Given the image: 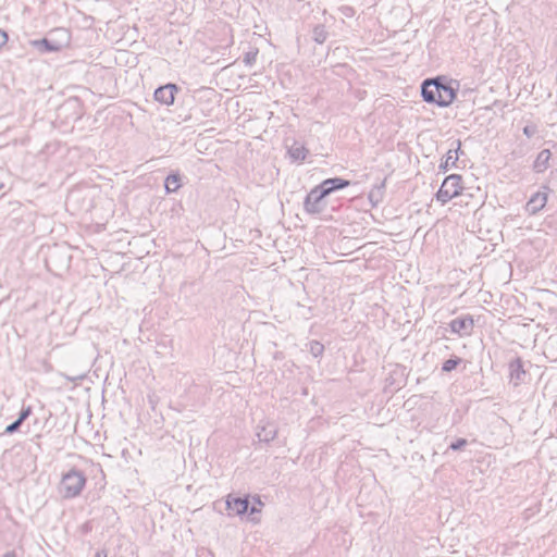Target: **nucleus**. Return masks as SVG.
I'll return each mask as SVG.
<instances>
[{"instance_id":"nucleus-19","label":"nucleus","mask_w":557,"mask_h":557,"mask_svg":"<svg viewBox=\"0 0 557 557\" xmlns=\"http://www.w3.org/2000/svg\"><path fill=\"white\" fill-rule=\"evenodd\" d=\"M461 361H462L461 358H459L457 356H453L449 359H447L446 361H444V363L442 366V371L443 372H451L453 370H455L457 368V366Z\"/></svg>"},{"instance_id":"nucleus-10","label":"nucleus","mask_w":557,"mask_h":557,"mask_svg":"<svg viewBox=\"0 0 557 557\" xmlns=\"http://www.w3.org/2000/svg\"><path fill=\"white\" fill-rule=\"evenodd\" d=\"M277 435V429L274 423L261 421L257 426V437L260 442L270 443Z\"/></svg>"},{"instance_id":"nucleus-7","label":"nucleus","mask_w":557,"mask_h":557,"mask_svg":"<svg viewBox=\"0 0 557 557\" xmlns=\"http://www.w3.org/2000/svg\"><path fill=\"white\" fill-rule=\"evenodd\" d=\"M226 509L230 516H243L248 512L249 498L246 497H232L226 499Z\"/></svg>"},{"instance_id":"nucleus-17","label":"nucleus","mask_w":557,"mask_h":557,"mask_svg":"<svg viewBox=\"0 0 557 557\" xmlns=\"http://www.w3.org/2000/svg\"><path fill=\"white\" fill-rule=\"evenodd\" d=\"M457 161L458 156H453V149H449L446 153V159L440 164V170L446 172L450 166H455Z\"/></svg>"},{"instance_id":"nucleus-4","label":"nucleus","mask_w":557,"mask_h":557,"mask_svg":"<svg viewBox=\"0 0 557 557\" xmlns=\"http://www.w3.org/2000/svg\"><path fill=\"white\" fill-rule=\"evenodd\" d=\"M327 193L321 190L318 186L313 187L306 196L304 209L309 214H319L325 209L324 198Z\"/></svg>"},{"instance_id":"nucleus-1","label":"nucleus","mask_w":557,"mask_h":557,"mask_svg":"<svg viewBox=\"0 0 557 557\" xmlns=\"http://www.w3.org/2000/svg\"><path fill=\"white\" fill-rule=\"evenodd\" d=\"M458 85L457 81L443 76L428 78L421 84V97L428 103L446 108L455 100Z\"/></svg>"},{"instance_id":"nucleus-31","label":"nucleus","mask_w":557,"mask_h":557,"mask_svg":"<svg viewBox=\"0 0 557 557\" xmlns=\"http://www.w3.org/2000/svg\"><path fill=\"white\" fill-rule=\"evenodd\" d=\"M85 375H86V374H85V373H83V374H79V375H77V376L67 377V379H69V380H71V381H75L76 379H84V377H85Z\"/></svg>"},{"instance_id":"nucleus-28","label":"nucleus","mask_w":557,"mask_h":557,"mask_svg":"<svg viewBox=\"0 0 557 557\" xmlns=\"http://www.w3.org/2000/svg\"><path fill=\"white\" fill-rule=\"evenodd\" d=\"M77 191L73 190L69 194L67 198H66V206H69L73 200L76 199L77 197Z\"/></svg>"},{"instance_id":"nucleus-26","label":"nucleus","mask_w":557,"mask_h":557,"mask_svg":"<svg viewBox=\"0 0 557 557\" xmlns=\"http://www.w3.org/2000/svg\"><path fill=\"white\" fill-rule=\"evenodd\" d=\"M9 36L7 32L0 28V48L8 42Z\"/></svg>"},{"instance_id":"nucleus-8","label":"nucleus","mask_w":557,"mask_h":557,"mask_svg":"<svg viewBox=\"0 0 557 557\" xmlns=\"http://www.w3.org/2000/svg\"><path fill=\"white\" fill-rule=\"evenodd\" d=\"M351 182L342 177H331L322 181L318 187L321 190H324V194L327 193V196L336 190L344 189L350 186Z\"/></svg>"},{"instance_id":"nucleus-5","label":"nucleus","mask_w":557,"mask_h":557,"mask_svg":"<svg viewBox=\"0 0 557 557\" xmlns=\"http://www.w3.org/2000/svg\"><path fill=\"white\" fill-rule=\"evenodd\" d=\"M180 88L176 84L168 83L158 87L153 92V98L161 104L171 106L174 103L175 96Z\"/></svg>"},{"instance_id":"nucleus-12","label":"nucleus","mask_w":557,"mask_h":557,"mask_svg":"<svg viewBox=\"0 0 557 557\" xmlns=\"http://www.w3.org/2000/svg\"><path fill=\"white\" fill-rule=\"evenodd\" d=\"M547 202V194L537 191L527 202L525 209L530 214H536Z\"/></svg>"},{"instance_id":"nucleus-30","label":"nucleus","mask_w":557,"mask_h":557,"mask_svg":"<svg viewBox=\"0 0 557 557\" xmlns=\"http://www.w3.org/2000/svg\"><path fill=\"white\" fill-rule=\"evenodd\" d=\"M94 557H108L104 549L97 550Z\"/></svg>"},{"instance_id":"nucleus-11","label":"nucleus","mask_w":557,"mask_h":557,"mask_svg":"<svg viewBox=\"0 0 557 557\" xmlns=\"http://www.w3.org/2000/svg\"><path fill=\"white\" fill-rule=\"evenodd\" d=\"M32 46L41 53L58 52L63 48V44L49 38L33 40Z\"/></svg>"},{"instance_id":"nucleus-33","label":"nucleus","mask_w":557,"mask_h":557,"mask_svg":"<svg viewBox=\"0 0 557 557\" xmlns=\"http://www.w3.org/2000/svg\"><path fill=\"white\" fill-rule=\"evenodd\" d=\"M253 499H255V503L258 504L259 506L263 505L259 497H255Z\"/></svg>"},{"instance_id":"nucleus-32","label":"nucleus","mask_w":557,"mask_h":557,"mask_svg":"<svg viewBox=\"0 0 557 557\" xmlns=\"http://www.w3.org/2000/svg\"><path fill=\"white\" fill-rule=\"evenodd\" d=\"M2 557H16L15 552H8Z\"/></svg>"},{"instance_id":"nucleus-15","label":"nucleus","mask_w":557,"mask_h":557,"mask_svg":"<svg viewBox=\"0 0 557 557\" xmlns=\"http://www.w3.org/2000/svg\"><path fill=\"white\" fill-rule=\"evenodd\" d=\"M287 152L292 160L304 161L309 151L305 146L295 143L288 148Z\"/></svg>"},{"instance_id":"nucleus-21","label":"nucleus","mask_w":557,"mask_h":557,"mask_svg":"<svg viewBox=\"0 0 557 557\" xmlns=\"http://www.w3.org/2000/svg\"><path fill=\"white\" fill-rule=\"evenodd\" d=\"M257 54H258V50H250V51L246 52L244 54V59H243L244 63L246 65L251 66L256 62Z\"/></svg>"},{"instance_id":"nucleus-22","label":"nucleus","mask_w":557,"mask_h":557,"mask_svg":"<svg viewBox=\"0 0 557 557\" xmlns=\"http://www.w3.org/2000/svg\"><path fill=\"white\" fill-rule=\"evenodd\" d=\"M468 444L467 440L466 438H458L457 441L453 442L450 445H449V449L451 450H460L462 449L463 447H466Z\"/></svg>"},{"instance_id":"nucleus-24","label":"nucleus","mask_w":557,"mask_h":557,"mask_svg":"<svg viewBox=\"0 0 557 557\" xmlns=\"http://www.w3.org/2000/svg\"><path fill=\"white\" fill-rule=\"evenodd\" d=\"M22 423L16 419L15 421H13L12 423H10L5 430H4V433L7 434H13L15 433L16 431H18V429L21 428Z\"/></svg>"},{"instance_id":"nucleus-25","label":"nucleus","mask_w":557,"mask_h":557,"mask_svg":"<svg viewBox=\"0 0 557 557\" xmlns=\"http://www.w3.org/2000/svg\"><path fill=\"white\" fill-rule=\"evenodd\" d=\"M536 133V126L535 125H527L523 127V134L528 137V138H531L535 135Z\"/></svg>"},{"instance_id":"nucleus-2","label":"nucleus","mask_w":557,"mask_h":557,"mask_svg":"<svg viewBox=\"0 0 557 557\" xmlns=\"http://www.w3.org/2000/svg\"><path fill=\"white\" fill-rule=\"evenodd\" d=\"M86 485L85 474L75 468L62 475L59 492L64 498L78 496Z\"/></svg>"},{"instance_id":"nucleus-18","label":"nucleus","mask_w":557,"mask_h":557,"mask_svg":"<svg viewBox=\"0 0 557 557\" xmlns=\"http://www.w3.org/2000/svg\"><path fill=\"white\" fill-rule=\"evenodd\" d=\"M385 187V183L383 182L380 186L373 188L369 193V200L373 206H376L383 198V189Z\"/></svg>"},{"instance_id":"nucleus-6","label":"nucleus","mask_w":557,"mask_h":557,"mask_svg":"<svg viewBox=\"0 0 557 557\" xmlns=\"http://www.w3.org/2000/svg\"><path fill=\"white\" fill-rule=\"evenodd\" d=\"M450 331L460 337L470 335L474 327L473 318L470 314L458 317L450 321Z\"/></svg>"},{"instance_id":"nucleus-3","label":"nucleus","mask_w":557,"mask_h":557,"mask_svg":"<svg viewBox=\"0 0 557 557\" xmlns=\"http://www.w3.org/2000/svg\"><path fill=\"white\" fill-rule=\"evenodd\" d=\"M462 176L459 174H450L443 181L440 189L435 194L436 200L442 205L447 203L453 198L461 195Z\"/></svg>"},{"instance_id":"nucleus-13","label":"nucleus","mask_w":557,"mask_h":557,"mask_svg":"<svg viewBox=\"0 0 557 557\" xmlns=\"http://www.w3.org/2000/svg\"><path fill=\"white\" fill-rule=\"evenodd\" d=\"M552 157V153L548 149H543L539 152L534 163H533V170L536 173H543L546 171L549 166V159Z\"/></svg>"},{"instance_id":"nucleus-14","label":"nucleus","mask_w":557,"mask_h":557,"mask_svg":"<svg viewBox=\"0 0 557 557\" xmlns=\"http://www.w3.org/2000/svg\"><path fill=\"white\" fill-rule=\"evenodd\" d=\"M181 187V175L178 173H171L165 177L164 188L166 194H172Z\"/></svg>"},{"instance_id":"nucleus-29","label":"nucleus","mask_w":557,"mask_h":557,"mask_svg":"<svg viewBox=\"0 0 557 557\" xmlns=\"http://www.w3.org/2000/svg\"><path fill=\"white\" fill-rule=\"evenodd\" d=\"M259 511H260V508H259V507H257L256 505H252V506H250V505H249L248 512H249L250 515H253V513L259 512Z\"/></svg>"},{"instance_id":"nucleus-16","label":"nucleus","mask_w":557,"mask_h":557,"mask_svg":"<svg viewBox=\"0 0 557 557\" xmlns=\"http://www.w3.org/2000/svg\"><path fill=\"white\" fill-rule=\"evenodd\" d=\"M327 35L329 33L326 32L323 24H318L312 29V38L319 45H322L326 41Z\"/></svg>"},{"instance_id":"nucleus-27","label":"nucleus","mask_w":557,"mask_h":557,"mask_svg":"<svg viewBox=\"0 0 557 557\" xmlns=\"http://www.w3.org/2000/svg\"><path fill=\"white\" fill-rule=\"evenodd\" d=\"M455 144H456V148L453 149V156H458L459 157V153H462L460 139H457L455 141Z\"/></svg>"},{"instance_id":"nucleus-9","label":"nucleus","mask_w":557,"mask_h":557,"mask_svg":"<svg viewBox=\"0 0 557 557\" xmlns=\"http://www.w3.org/2000/svg\"><path fill=\"white\" fill-rule=\"evenodd\" d=\"M525 371L523 369V363L520 358H516L509 363V377L510 383L513 386H519L525 379Z\"/></svg>"},{"instance_id":"nucleus-23","label":"nucleus","mask_w":557,"mask_h":557,"mask_svg":"<svg viewBox=\"0 0 557 557\" xmlns=\"http://www.w3.org/2000/svg\"><path fill=\"white\" fill-rule=\"evenodd\" d=\"M32 414V407H23L22 410L18 413L17 420L23 423L28 417Z\"/></svg>"},{"instance_id":"nucleus-20","label":"nucleus","mask_w":557,"mask_h":557,"mask_svg":"<svg viewBox=\"0 0 557 557\" xmlns=\"http://www.w3.org/2000/svg\"><path fill=\"white\" fill-rule=\"evenodd\" d=\"M324 350V346L317 342V341H313L310 343V352L314 356V357H319L322 355Z\"/></svg>"}]
</instances>
